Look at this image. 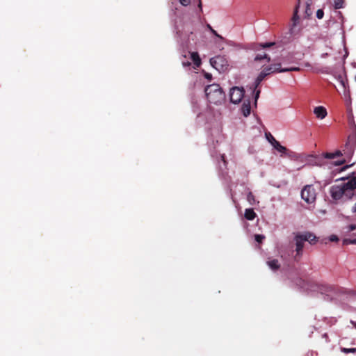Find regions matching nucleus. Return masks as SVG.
<instances>
[{
    "label": "nucleus",
    "instance_id": "a211bd4d",
    "mask_svg": "<svg viewBox=\"0 0 356 356\" xmlns=\"http://www.w3.org/2000/svg\"><path fill=\"white\" fill-rule=\"evenodd\" d=\"M262 59H266L267 62H270V58L266 54H258L254 58V60L256 61L261 60Z\"/></svg>",
    "mask_w": 356,
    "mask_h": 356
},
{
    "label": "nucleus",
    "instance_id": "f3484780",
    "mask_svg": "<svg viewBox=\"0 0 356 356\" xmlns=\"http://www.w3.org/2000/svg\"><path fill=\"white\" fill-rule=\"evenodd\" d=\"M268 266L273 270H276L279 269L280 264H278V261L277 259H273L267 262Z\"/></svg>",
    "mask_w": 356,
    "mask_h": 356
},
{
    "label": "nucleus",
    "instance_id": "2eb2a0df",
    "mask_svg": "<svg viewBox=\"0 0 356 356\" xmlns=\"http://www.w3.org/2000/svg\"><path fill=\"white\" fill-rule=\"evenodd\" d=\"M273 147L280 153L285 154L287 153V149L285 147L282 146L277 140H273Z\"/></svg>",
    "mask_w": 356,
    "mask_h": 356
},
{
    "label": "nucleus",
    "instance_id": "0eeeda50",
    "mask_svg": "<svg viewBox=\"0 0 356 356\" xmlns=\"http://www.w3.org/2000/svg\"><path fill=\"white\" fill-rule=\"evenodd\" d=\"M305 10V16L308 17L312 15V11L309 8V6L307 3H303L301 0H299V2L296 8L295 13L293 15V24L296 25L297 20L298 19V13Z\"/></svg>",
    "mask_w": 356,
    "mask_h": 356
},
{
    "label": "nucleus",
    "instance_id": "c85d7f7f",
    "mask_svg": "<svg viewBox=\"0 0 356 356\" xmlns=\"http://www.w3.org/2000/svg\"><path fill=\"white\" fill-rule=\"evenodd\" d=\"M259 94H260V90H258L256 91V93H255V96H254V98H255V102H257V99L259 98Z\"/></svg>",
    "mask_w": 356,
    "mask_h": 356
},
{
    "label": "nucleus",
    "instance_id": "1a4fd4ad",
    "mask_svg": "<svg viewBox=\"0 0 356 356\" xmlns=\"http://www.w3.org/2000/svg\"><path fill=\"white\" fill-rule=\"evenodd\" d=\"M354 148L353 146H350L349 145H346V149L343 150V155L347 157H350L353 154ZM343 155V154L340 151H337L334 153H326L325 155V158L327 159H334L336 156H339Z\"/></svg>",
    "mask_w": 356,
    "mask_h": 356
},
{
    "label": "nucleus",
    "instance_id": "aec40b11",
    "mask_svg": "<svg viewBox=\"0 0 356 356\" xmlns=\"http://www.w3.org/2000/svg\"><path fill=\"white\" fill-rule=\"evenodd\" d=\"M274 44H275L274 42L260 43L257 45V47H255V49L258 50L259 48H263V49L268 48L271 46H273Z\"/></svg>",
    "mask_w": 356,
    "mask_h": 356
},
{
    "label": "nucleus",
    "instance_id": "c9c22d12",
    "mask_svg": "<svg viewBox=\"0 0 356 356\" xmlns=\"http://www.w3.org/2000/svg\"><path fill=\"white\" fill-rule=\"evenodd\" d=\"M353 243H356V240L353 241Z\"/></svg>",
    "mask_w": 356,
    "mask_h": 356
},
{
    "label": "nucleus",
    "instance_id": "412c9836",
    "mask_svg": "<svg viewBox=\"0 0 356 356\" xmlns=\"http://www.w3.org/2000/svg\"><path fill=\"white\" fill-rule=\"evenodd\" d=\"M343 0H334V6L336 9H339L343 7Z\"/></svg>",
    "mask_w": 356,
    "mask_h": 356
},
{
    "label": "nucleus",
    "instance_id": "393cba45",
    "mask_svg": "<svg viewBox=\"0 0 356 356\" xmlns=\"http://www.w3.org/2000/svg\"><path fill=\"white\" fill-rule=\"evenodd\" d=\"M323 11L322 10H318L317 12H316V17L318 18V19H322L323 17Z\"/></svg>",
    "mask_w": 356,
    "mask_h": 356
},
{
    "label": "nucleus",
    "instance_id": "dca6fc26",
    "mask_svg": "<svg viewBox=\"0 0 356 356\" xmlns=\"http://www.w3.org/2000/svg\"><path fill=\"white\" fill-rule=\"evenodd\" d=\"M256 213L252 209H246L245 210L244 216L248 220H252L256 217Z\"/></svg>",
    "mask_w": 356,
    "mask_h": 356
},
{
    "label": "nucleus",
    "instance_id": "bb28decb",
    "mask_svg": "<svg viewBox=\"0 0 356 356\" xmlns=\"http://www.w3.org/2000/svg\"><path fill=\"white\" fill-rule=\"evenodd\" d=\"M204 77H205L207 80H209V81H211V79H212V75H211V74H210V73H208V72H204Z\"/></svg>",
    "mask_w": 356,
    "mask_h": 356
},
{
    "label": "nucleus",
    "instance_id": "6ab92c4d",
    "mask_svg": "<svg viewBox=\"0 0 356 356\" xmlns=\"http://www.w3.org/2000/svg\"><path fill=\"white\" fill-rule=\"evenodd\" d=\"M247 200L251 205L255 204L256 203H259V202L256 201L254 195L251 192L248 193L247 195Z\"/></svg>",
    "mask_w": 356,
    "mask_h": 356
},
{
    "label": "nucleus",
    "instance_id": "9b49d317",
    "mask_svg": "<svg viewBox=\"0 0 356 356\" xmlns=\"http://www.w3.org/2000/svg\"><path fill=\"white\" fill-rule=\"evenodd\" d=\"M314 113L316 118L321 120L324 119L327 115L326 108L322 106L315 107Z\"/></svg>",
    "mask_w": 356,
    "mask_h": 356
},
{
    "label": "nucleus",
    "instance_id": "5701e85b",
    "mask_svg": "<svg viewBox=\"0 0 356 356\" xmlns=\"http://www.w3.org/2000/svg\"><path fill=\"white\" fill-rule=\"evenodd\" d=\"M341 351L344 353H356V348H342Z\"/></svg>",
    "mask_w": 356,
    "mask_h": 356
},
{
    "label": "nucleus",
    "instance_id": "f8f14e48",
    "mask_svg": "<svg viewBox=\"0 0 356 356\" xmlns=\"http://www.w3.org/2000/svg\"><path fill=\"white\" fill-rule=\"evenodd\" d=\"M270 70H265L264 69L260 74L258 75L255 80L254 88H257L260 83L265 79V77L269 74H270Z\"/></svg>",
    "mask_w": 356,
    "mask_h": 356
},
{
    "label": "nucleus",
    "instance_id": "cd10ccee",
    "mask_svg": "<svg viewBox=\"0 0 356 356\" xmlns=\"http://www.w3.org/2000/svg\"><path fill=\"white\" fill-rule=\"evenodd\" d=\"M268 140L269 143L272 145V146H273V144H274L273 140H276V139L272 135L270 134V136L268 137Z\"/></svg>",
    "mask_w": 356,
    "mask_h": 356
},
{
    "label": "nucleus",
    "instance_id": "473e14b6",
    "mask_svg": "<svg viewBox=\"0 0 356 356\" xmlns=\"http://www.w3.org/2000/svg\"><path fill=\"white\" fill-rule=\"evenodd\" d=\"M352 211L353 213H356V203L355 204V205L353 206V207L352 208Z\"/></svg>",
    "mask_w": 356,
    "mask_h": 356
},
{
    "label": "nucleus",
    "instance_id": "423d86ee",
    "mask_svg": "<svg viewBox=\"0 0 356 356\" xmlns=\"http://www.w3.org/2000/svg\"><path fill=\"white\" fill-rule=\"evenodd\" d=\"M210 63L218 72H225L228 68V62L224 56H218L210 59Z\"/></svg>",
    "mask_w": 356,
    "mask_h": 356
},
{
    "label": "nucleus",
    "instance_id": "f704fd0d",
    "mask_svg": "<svg viewBox=\"0 0 356 356\" xmlns=\"http://www.w3.org/2000/svg\"><path fill=\"white\" fill-rule=\"evenodd\" d=\"M348 167V165H346V166L343 167V168L341 169V170H345V169H346Z\"/></svg>",
    "mask_w": 356,
    "mask_h": 356
},
{
    "label": "nucleus",
    "instance_id": "39448f33",
    "mask_svg": "<svg viewBox=\"0 0 356 356\" xmlns=\"http://www.w3.org/2000/svg\"><path fill=\"white\" fill-rule=\"evenodd\" d=\"M301 197L307 204H314L316 199V191L313 185H306L301 191Z\"/></svg>",
    "mask_w": 356,
    "mask_h": 356
},
{
    "label": "nucleus",
    "instance_id": "7ed1b4c3",
    "mask_svg": "<svg viewBox=\"0 0 356 356\" xmlns=\"http://www.w3.org/2000/svg\"><path fill=\"white\" fill-rule=\"evenodd\" d=\"M205 93L210 104L220 105L225 100V95L218 84H211L207 86Z\"/></svg>",
    "mask_w": 356,
    "mask_h": 356
},
{
    "label": "nucleus",
    "instance_id": "f257e3e1",
    "mask_svg": "<svg viewBox=\"0 0 356 356\" xmlns=\"http://www.w3.org/2000/svg\"><path fill=\"white\" fill-rule=\"evenodd\" d=\"M355 189H356V178L353 177L346 183L332 186L330 193L332 197L336 200L341 199L343 196L350 199L353 196Z\"/></svg>",
    "mask_w": 356,
    "mask_h": 356
},
{
    "label": "nucleus",
    "instance_id": "2f4dec72",
    "mask_svg": "<svg viewBox=\"0 0 356 356\" xmlns=\"http://www.w3.org/2000/svg\"><path fill=\"white\" fill-rule=\"evenodd\" d=\"M182 64L184 66H189L191 65V63L182 61Z\"/></svg>",
    "mask_w": 356,
    "mask_h": 356
},
{
    "label": "nucleus",
    "instance_id": "f03ea898",
    "mask_svg": "<svg viewBox=\"0 0 356 356\" xmlns=\"http://www.w3.org/2000/svg\"><path fill=\"white\" fill-rule=\"evenodd\" d=\"M304 246H280L278 251L281 258L288 265L290 262L298 261L302 254Z\"/></svg>",
    "mask_w": 356,
    "mask_h": 356
},
{
    "label": "nucleus",
    "instance_id": "b1692460",
    "mask_svg": "<svg viewBox=\"0 0 356 356\" xmlns=\"http://www.w3.org/2000/svg\"><path fill=\"white\" fill-rule=\"evenodd\" d=\"M329 241L332 243L337 242L338 237L335 235H332L329 237Z\"/></svg>",
    "mask_w": 356,
    "mask_h": 356
},
{
    "label": "nucleus",
    "instance_id": "9d476101",
    "mask_svg": "<svg viewBox=\"0 0 356 356\" xmlns=\"http://www.w3.org/2000/svg\"><path fill=\"white\" fill-rule=\"evenodd\" d=\"M265 70H270V74L275 72H291V71H299V67H290V68H282L281 64H275L271 65L270 66L264 68Z\"/></svg>",
    "mask_w": 356,
    "mask_h": 356
},
{
    "label": "nucleus",
    "instance_id": "20e7f679",
    "mask_svg": "<svg viewBox=\"0 0 356 356\" xmlns=\"http://www.w3.org/2000/svg\"><path fill=\"white\" fill-rule=\"evenodd\" d=\"M294 241L296 245H302L305 243H309V244L319 243L318 238L309 232L294 233Z\"/></svg>",
    "mask_w": 356,
    "mask_h": 356
},
{
    "label": "nucleus",
    "instance_id": "7c9ffc66",
    "mask_svg": "<svg viewBox=\"0 0 356 356\" xmlns=\"http://www.w3.org/2000/svg\"><path fill=\"white\" fill-rule=\"evenodd\" d=\"M211 29V32H212L215 35H216L217 37L220 38V39H222V38L220 35H219L216 33V31L215 30H213V29Z\"/></svg>",
    "mask_w": 356,
    "mask_h": 356
},
{
    "label": "nucleus",
    "instance_id": "4468645a",
    "mask_svg": "<svg viewBox=\"0 0 356 356\" xmlns=\"http://www.w3.org/2000/svg\"><path fill=\"white\" fill-rule=\"evenodd\" d=\"M191 59L193 62L194 68L197 69L201 65V59L197 52L190 53Z\"/></svg>",
    "mask_w": 356,
    "mask_h": 356
},
{
    "label": "nucleus",
    "instance_id": "4be33fe9",
    "mask_svg": "<svg viewBox=\"0 0 356 356\" xmlns=\"http://www.w3.org/2000/svg\"><path fill=\"white\" fill-rule=\"evenodd\" d=\"M265 238V236L261 234H257L254 236L255 241L258 243H261Z\"/></svg>",
    "mask_w": 356,
    "mask_h": 356
},
{
    "label": "nucleus",
    "instance_id": "c756f323",
    "mask_svg": "<svg viewBox=\"0 0 356 356\" xmlns=\"http://www.w3.org/2000/svg\"><path fill=\"white\" fill-rule=\"evenodd\" d=\"M343 163H345V160H344V159L341 160V161H337V162H335V163H334V164H335L336 165H339L343 164Z\"/></svg>",
    "mask_w": 356,
    "mask_h": 356
},
{
    "label": "nucleus",
    "instance_id": "a878e982",
    "mask_svg": "<svg viewBox=\"0 0 356 356\" xmlns=\"http://www.w3.org/2000/svg\"><path fill=\"white\" fill-rule=\"evenodd\" d=\"M180 3L184 6H187L190 4V0H179Z\"/></svg>",
    "mask_w": 356,
    "mask_h": 356
},
{
    "label": "nucleus",
    "instance_id": "6e6552de",
    "mask_svg": "<svg viewBox=\"0 0 356 356\" xmlns=\"http://www.w3.org/2000/svg\"><path fill=\"white\" fill-rule=\"evenodd\" d=\"M244 96V90L242 88L234 87L230 90V101L234 104H238Z\"/></svg>",
    "mask_w": 356,
    "mask_h": 356
},
{
    "label": "nucleus",
    "instance_id": "72a5a7b5",
    "mask_svg": "<svg viewBox=\"0 0 356 356\" xmlns=\"http://www.w3.org/2000/svg\"><path fill=\"white\" fill-rule=\"evenodd\" d=\"M350 323L356 328V322L351 321Z\"/></svg>",
    "mask_w": 356,
    "mask_h": 356
},
{
    "label": "nucleus",
    "instance_id": "ddd939ff",
    "mask_svg": "<svg viewBox=\"0 0 356 356\" xmlns=\"http://www.w3.org/2000/svg\"><path fill=\"white\" fill-rule=\"evenodd\" d=\"M241 111L245 117L248 116L251 112L250 102L245 100L241 107Z\"/></svg>",
    "mask_w": 356,
    "mask_h": 356
}]
</instances>
